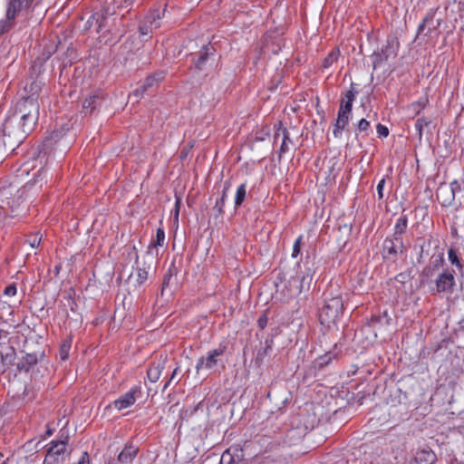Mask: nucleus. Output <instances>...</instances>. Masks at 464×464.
<instances>
[{
    "instance_id": "nucleus-1",
    "label": "nucleus",
    "mask_w": 464,
    "mask_h": 464,
    "mask_svg": "<svg viewBox=\"0 0 464 464\" xmlns=\"http://www.w3.org/2000/svg\"><path fill=\"white\" fill-rule=\"evenodd\" d=\"M343 304L340 296L327 300L319 313L321 324L328 329L334 327L343 314Z\"/></svg>"
},
{
    "instance_id": "nucleus-2",
    "label": "nucleus",
    "mask_w": 464,
    "mask_h": 464,
    "mask_svg": "<svg viewBox=\"0 0 464 464\" xmlns=\"http://www.w3.org/2000/svg\"><path fill=\"white\" fill-rule=\"evenodd\" d=\"M20 120L23 125V130L25 132L32 130L34 126L39 113V104L33 95L23 99L17 108Z\"/></svg>"
},
{
    "instance_id": "nucleus-3",
    "label": "nucleus",
    "mask_w": 464,
    "mask_h": 464,
    "mask_svg": "<svg viewBox=\"0 0 464 464\" xmlns=\"http://www.w3.org/2000/svg\"><path fill=\"white\" fill-rule=\"evenodd\" d=\"M313 273L314 270L308 266L305 271H300L291 277L285 285V295L288 298H293L299 295L303 291L308 290L313 280Z\"/></svg>"
},
{
    "instance_id": "nucleus-4",
    "label": "nucleus",
    "mask_w": 464,
    "mask_h": 464,
    "mask_svg": "<svg viewBox=\"0 0 464 464\" xmlns=\"http://www.w3.org/2000/svg\"><path fill=\"white\" fill-rule=\"evenodd\" d=\"M356 94L357 92L352 87L351 90L346 92L344 97L342 100V103L338 111V118L334 129V135L335 138H338L341 135L342 130L345 128L350 121L353 103Z\"/></svg>"
},
{
    "instance_id": "nucleus-5",
    "label": "nucleus",
    "mask_w": 464,
    "mask_h": 464,
    "mask_svg": "<svg viewBox=\"0 0 464 464\" xmlns=\"http://www.w3.org/2000/svg\"><path fill=\"white\" fill-rule=\"evenodd\" d=\"M225 350L224 346H219L208 351L205 356L200 357L196 364L197 372L200 371H215Z\"/></svg>"
},
{
    "instance_id": "nucleus-6",
    "label": "nucleus",
    "mask_w": 464,
    "mask_h": 464,
    "mask_svg": "<svg viewBox=\"0 0 464 464\" xmlns=\"http://www.w3.org/2000/svg\"><path fill=\"white\" fill-rule=\"evenodd\" d=\"M461 188L462 183L458 180H453L450 185H440L437 189V198L443 206H450Z\"/></svg>"
},
{
    "instance_id": "nucleus-7",
    "label": "nucleus",
    "mask_w": 464,
    "mask_h": 464,
    "mask_svg": "<svg viewBox=\"0 0 464 464\" xmlns=\"http://www.w3.org/2000/svg\"><path fill=\"white\" fill-rule=\"evenodd\" d=\"M140 387L134 386L130 391L113 401L110 407H113L118 411L129 409L136 402L137 399L140 396Z\"/></svg>"
},
{
    "instance_id": "nucleus-8",
    "label": "nucleus",
    "mask_w": 464,
    "mask_h": 464,
    "mask_svg": "<svg viewBox=\"0 0 464 464\" xmlns=\"http://www.w3.org/2000/svg\"><path fill=\"white\" fill-rule=\"evenodd\" d=\"M455 285V277L450 271H444L436 279L438 292H451Z\"/></svg>"
},
{
    "instance_id": "nucleus-9",
    "label": "nucleus",
    "mask_w": 464,
    "mask_h": 464,
    "mask_svg": "<svg viewBox=\"0 0 464 464\" xmlns=\"http://www.w3.org/2000/svg\"><path fill=\"white\" fill-rule=\"evenodd\" d=\"M33 0H9L6 16L9 20L15 17V14L26 8Z\"/></svg>"
},
{
    "instance_id": "nucleus-10",
    "label": "nucleus",
    "mask_w": 464,
    "mask_h": 464,
    "mask_svg": "<svg viewBox=\"0 0 464 464\" xmlns=\"http://www.w3.org/2000/svg\"><path fill=\"white\" fill-rule=\"evenodd\" d=\"M148 279V271L144 267H137L135 272L129 276V283L135 286H140Z\"/></svg>"
},
{
    "instance_id": "nucleus-11",
    "label": "nucleus",
    "mask_w": 464,
    "mask_h": 464,
    "mask_svg": "<svg viewBox=\"0 0 464 464\" xmlns=\"http://www.w3.org/2000/svg\"><path fill=\"white\" fill-rule=\"evenodd\" d=\"M165 9L163 10H153L151 13H150L146 17V23L150 24V30L156 29L160 27V20L164 15Z\"/></svg>"
},
{
    "instance_id": "nucleus-12",
    "label": "nucleus",
    "mask_w": 464,
    "mask_h": 464,
    "mask_svg": "<svg viewBox=\"0 0 464 464\" xmlns=\"http://www.w3.org/2000/svg\"><path fill=\"white\" fill-rule=\"evenodd\" d=\"M136 454L137 449L133 447H125L123 450L119 454L118 461L122 464H130L136 457Z\"/></svg>"
},
{
    "instance_id": "nucleus-13",
    "label": "nucleus",
    "mask_w": 464,
    "mask_h": 464,
    "mask_svg": "<svg viewBox=\"0 0 464 464\" xmlns=\"http://www.w3.org/2000/svg\"><path fill=\"white\" fill-rule=\"evenodd\" d=\"M163 369H164V362H161L152 365L148 370V372H147L148 379L151 382H156L160 379Z\"/></svg>"
},
{
    "instance_id": "nucleus-14",
    "label": "nucleus",
    "mask_w": 464,
    "mask_h": 464,
    "mask_svg": "<svg viewBox=\"0 0 464 464\" xmlns=\"http://www.w3.org/2000/svg\"><path fill=\"white\" fill-rule=\"evenodd\" d=\"M427 103H428V100L426 98H421L419 101L410 104L408 106L407 110L409 111V112L411 116H415V115L419 114L422 110H424Z\"/></svg>"
},
{
    "instance_id": "nucleus-15",
    "label": "nucleus",
    "mask_w": 464,
    "mask_h": 464,
    "mask_svg": "<svg viewBox=\"0 0 464 464\" xmlns=\"http://www.w3.org/2000/svg\"><path fill=\"white\" fill-rule=\"evenodd\" d=\"M38 362V356L34 353H28L26 354L23 362L20 363V366L22 369H24L25 371H29V368L34 364H36Z\"/></svg>"
},
{
    "instance_id": "nucleus-16",
    "label": "nucleus",
    "mask_w": 464,
    "mask_h": 464,
    "mask_svg": "<svg viewBox=\"0 0 464 464\" xmlns=\"http://www.w3.org/2000/svg\"><path fill=\"white\" fill-rule=\"evenodd\" d=\"M66 446L63 441L53 442L48 450L49 456H58L65 451Z\"/></svg>"
},
{
    "instance_id": "nucleus-17",
    "label": "nucleus",
    "mask_w": 464,
    "mask_h": 464,
    "mask_svg": "<svg viewBox=\"0 0 464 464\" xmlns=\"http://www.w3.org/2000/svg\"><path fill=\"white\" fill-rule=\"evenodd\" d=\"M338 57H339V50L338 49L333 50L328 54V56L324 58V60L323 62V67L324 69L329 68L334 63H335L337 61Z\"/></svg>"
},
{
    "instance_id": "nucleus-18",
    "label": "nucleus",
    "mask_w": 464,
    "mask_h": 464,
    "mask_svg": "<svg viewBox=\"0 0 464 464\" xmlns=\"http://www.w3.org/2000/svg\"><path fill=\"white\" fill-rule=\"evenodd\" d=\"M71 345H72V341L69 340V339L65 340L61 344L60 351H59V355H60L61 360L65 361L66 359H68L69 353H70Z\"/></svg>"
},
{
    "instance_id": "nucleus-19",
    "label": "nucleus",
    "mask_w": 464,
    "mask_h": 464,
    "mask_svg": "<svg viewBox=\"0 0 464 464\" xmlns=\"http://www.w3.org/2000/svg\"><path fill=\"white\" fill-rule=\"evenodd\" d=\"M430 124V121L426 118H420L416 121L415 129L419 134L420 139H421L424 129L427 128Z\"/></svg>"
},
{
    "instance_id": "nucleus-20",
    "label": "nucleus",
    "mask_w": 464,
    "mask_h": 464,
    "mask_svg": "<svg viewBox=\"0 0 464 464\" xmlns=\"http://www.w3.org/2000/svg\"><path fill=\"white\" fill-rule=\"evenodd\" d=\"M246 194V188L245 184H241L237 189L235 196V205L240 206L242 202L244 201Z\"/></svg>"
},
{
    "instance_id": "nucleus-21",
    "label": "nucleus",
    "mask_w": 464,
    "mask_h": 464,
    "mask_svg": "<svg viewBox=\"0 0 464 464\" xmlns=\"http://www.w3.org/2000/svg\"><path fill=\"white\" fill-rule=\"evenodd\" d=\"M448 257H449V260L450 261V263L452 265H455L459 269L462 268V265L460 264V262H459V260L458 258L457 253H456V251L454 249L450 248L449 250Z\"/></svg>"
},
{
    "instance_id": "nucleus-22",
    "label": "nucleus",
    "mask_w": 464,
    "mask_h": 464,
    "mask_svg": "<svg viewBox=\"0 0 464 464\" xmlns=\"http://www.w3.org/2000/svg\"><path fill=\"white\" fill-rule=\"evenodd\" d=\"M42 240V237L39 234L32 235L27 239L28 244L31 247L34 248L37 247Z\"/></svg>"
},
{
    "instance_id": "nucleus-23",
    "label": "nucleus",
    "mask_w": 464,
    "mask_h": 464,
    "mask_svg": "<svg viewBox=\"0 0 464 464\" xmlns=\"http://www.w3.org/2000/svg\"><path fill=\"white\" fill-rule=\"evenodd\" d=\"M165 241V232L162 228H158L156 233V241L153 244L154 246H161Z\"/></svg>"
},
{
    "instance_id": "nucleus-24",
    "label": "nucleus",
    "mask_w": 464,
    "mask_h": 464,
    "mask_svg": "<svg viewBox=\"0 0 464 464\" xmlns=\"http://www.w3.org/2000/svg\"><path fill=\"white\" fill-rule=\"evenodd\" d=\"M113 4L115 7H113V12H115V9H121V8H127L130 5V0H113Z\"/></svg>"
},
{
    "instance_id": "nucleus-25",
    "label": "nucleus",
    "mask_w": 464,
    "mask_h": 464,
    "mask_svg": "<svg viewBox=\"0 0 464 464\" xmlns=\"http://www.w3.org/2000/svg\"><path fill=\"white\" fill-rule=\"evenodd\" d=\"M283 135V140H282V145H281V150L283 151H285L287 150V137H286V130H278V132L276 133V139H278L280 137V135Z\"/></svg>"
},
{
    "instance_id": "nucleus-26",
    "label": "nucleus",
    "mask_w": 464,
    "mask_h": 464,
    "mask_svg": "<svg viewBox=\"0 0 464 464\" xmlns=\"http://www.w3.org/2000/svg\"><path fill=\"white\" fill-rule=\"evenodd\" d=\"M301 244H302V236L298 237L294 244L293 253H292L293 257H296L299 255Z\"/></svg>"
},
{
    "instance_id": "nucleus-27",
    "label": "nucleus",
    "mask_w": 464,
    "mask_h": 464,
    "mask_svg": "<svg viewBox=\"0 0 464 464\" xmlns=\"http://www.w3.org/2000/svg\"><path fill=\"white\" fill-rule=\"evenodd\" d=\"M163 79L162 73H158L152 76H150L146 80V86H151L153 85L154 82H160Z\"/></svg>"
},
{
    "instance_id": "nucleus-28",
    "label": "nucleus",
    "mask_w": 464,
    "mask_h": 464,
    "mask_svg": "<svg viewBox=\"0 0 464 464\" xmlns=\"http://www.w3.org/2000/svg\"><path fill=\"white\" fill-rule=\"evenodd\" d=\"M377 133L379 135V137H387L389 135V130L387 127L382 125V124H378L377 125Z\"/></svg>"
},
{
    "instance_id": "nucleus-29",
    "label": "nucleus",
    "mask_w": 464,
    "mask_h": 464,
    "mask_svg": "<svg viewBox=\"0 0 464 464\" xmlns=\"http://www.w3.org/2000/svg\"><path fill=\"white\" fill-rule=\"evenodd\" d=\"M4 294L9 297L14 296L16 294V287L14 285H8L5 287Z\"/></svg>"
},
{
    "instance_id": "nucleus-30",
    "label": "nucleus",
    "mask_w": 464,
    "mask_h": 464,
    "mask_svg": "<svg viewBox=\"0 0 464 464\" xmlns=\"http://www.w3.org/2000/svg\"><path fill=\"white\" fill-rule=\"evenodd\" d=\"M370 127V123L365 119H362L357 125V128L361 131H366Z\"/></svg>"
},
{
    "instance_id": "nucleus-31",
    "label": "nucleus",
    "mask_w": 464,
    "mask_h": 464,
    "mask_svg": "<svg viewBox=\"0 0 464 464\" xmlns=\"http://www.w3.org/2000/svg\"><path fill=\"white\" fill-rule=\"evenodd\" d=\"M384 185H385V179H382L377 185V194H378L379 198H383Z\"/></svg>"
},
{
    "instance_id": "nucleus-32",
    "label": "nucleus",
    "mask_w": 464,
    "mask_h": 464,
    "mask_svg": "<svg viewBox=\"0 0 464 464\" xmlns=\"http://www.w3.org/2000/svg\"><path fill=\"white\" fill-rule=\"evenodd\" d=\"M152 30L150 28V24L145 22L143 25L140 27V32L142 35H148Z\"/></svg>"
},
{
    "instance_id": "nucleus-33",
    "label": "nucleus",
    "mask_w": 464,
    "mask_h": 464,
    "mask_svg": "<svg viewBox=\"0 0 464 464\" xmlns=\"http://www.w3.org/2000/svg\"><path fill=\"white\" fill-rule=\"evenodd\" d=\"M179 204H180V201L179 198H177L176 203H175V213H174L175 220H178V218H179Z\"/></svg>"
},
{
    "instance_id": "nucleus-34",
    "label": "nucleus",
    "mask_w": 464,
    "mask_h": 464,
    "mask_svg": "<svg viewBox=\"0 0 464 464\" xmlns=\"http://www.w3.org/2000/svg\"><path fill=\"white\" fill-rule=\"evenodd\" d=\"M95 97H91L89 100H85L83 102V108L88 109L91 107L92 103L94 102Z\"/></svg>"
},
{
    "instance_id": "nucleus-35",
    "label": "nucleus",
    "mask_w": 464,
    "mask_h": 464,
    "mask_svg": "<svg viewBox=\"0 0 464 464\" xmlns=\"http://www.w3.org/2000/svg\"><path fill=\"white\" fill-rule=\"evenodd\" d=\"M396 227L399 228V227H401V229H403L405 227H406V221L404 219H401L400 218L398 220V223L396 225Z\"/></svg>"
},
{
    "instance_id": "nucleus-36",
    "label": "nucleus",
    "mask_w": 464,
    "mask_h": 464,
    "mask_svg": "<svg viewBox=\"0 0 464 464\" xmlns=\"http://www.w3.org/2000/svg\"><path fill=\"white\" fill-rule=\"evenodd\" d=\"M422 454H424L426 456V460L427 461H431L432 459H433V454L430 451H423Z\"/></svg>"
},
{
    "instance_id": "nucleus-37",
    "label": "nucleus",
    "mask_w": 464,
    "mask_h": 464,
    "mask_svg": "<svg viewBox=\"0 0 464 464\" xmlns=\"http://www.w3.org/2000/svg\"><path fill=\"white\" fill-rule=\"evenodd\" d=\"M176 372H177V369L173 372L169 381L168 382H166V384L164 385L163 391H165L167 389V387L169 385L170 382L174 379Z\"/></svg>"
},
{
    "instance_id": "nucleus-38",
    "label": "nucleus",
    "mask_w": 464,
    "mask_h": 464,
    "mask_svg": "<svg viewBox=\"0 0 464 464\" xmlns=\"http://www.w3.org/2000/svg\"><path fill=\"white\" fill-rule=\"evenodd\" d=\"M258 324H259V326L261 328H264L266 326V318H260L258 320Z\"/></svg>"
},
{
    "instance_id": "nucleus-39",
    "label": "nucleus",
    "mask_w": 464,
    "mask_h": 464,
    "mask_svg": "<svg viewBox=\"0 0 464 464\" xmlns=\"http://www.w3.org/2000/svg\"><path fill=\"white\" fill-rule=\"evenodd\" d=\"M130 256H131V259H133L135 263L138 261V254L136 252L130 253Z\"/></svg>"
},
{
    "instance_id": "nucleus-40",
    "label": "nucleus",
    "mask_w": 464,
    "mask_h": 464,
    "mask_svg": "<svg viewBox=\"0 0 464 464\" xmlns=\"http://www.w3.org/2000/svg\"><path fill=\"white\" fill-rule=\"evenodd\" d=\"M451 464H464V461H459V460H454L451 462Z\"/></svg>"
},
{
    "instance_id": "nucleus-41",
    "label": "nucleus",
    "mask_w": 464,
    "mask_h": 464,
    "mask_svg": "<svg viewBox=\"0 0 464 464\" xmlns=\"http://www.w3.org/2000/svg\"><path fill=\"white\" fill-rule=\"evenodd\" d=\"M133 95L138 96L139 95V90L134 91Z\"/></svg>"
},
{
    "instance_id": "nucleus-42",
    "label": "nucleus",
    "mask_w": 464,
    "mask_h": 464,
    "mask_svg": "<svg viewBox=\"0 0 464 464\" xmlns=\"http://www.w3.org/2000/svg\"><path fill=\"white\" fill-rule=\"evenodd\" d=\"M224 199H226L225 194L222 196V198H221V201L223 202V201H224Z\"/></svg>"
}]
</instances>
